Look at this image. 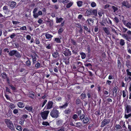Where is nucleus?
Returning <instances> with one entry per match:
<instances>
[{"mask_svg":"<svg viewBox=\"0 0 131 131\" xmlns=\"http://www.w3.org/2000/svg\"><path fill=\"white\" fill-rule=\"evenodd\" d=\"M2 75L3 78L4 79H6L7 77L6 74L5 72L2 73Z\"/></svg>","mask_w":131,"mask_h":131,"instance_id":"nucleus-33","label":"nucleus"},{"mask_svg":"<svg viewBox=\"0 0 131 131\" xmlns=\"http://www.w3.org/2000/svg\"><path fill=\"white\" fill-rule=\"evenodd\" d=\"M101 113H102V112H101L100 110H98L95 111V114L97 116H99L101 114Z\"/></svg>","mask_w":131,"mask_h":131,"instance_id":"nucleus-20","label":"nucleus"},{"mask_svg":"<svg viewBox=\"0 0 131 131\" xmlns=\"http://www.w3.org/2000/svg\"><path fill=\"white\" fill-rule=\"evenodd\" d=\"M47 102V100H44V101L42 103V104L41 106V107H42L44 106L45 105V104H46V103Z\"/></svg>","mask_w":131,"mask_h":131,"instance_id":"nucleus-56","label":"nucleus"},{"mask_svg":"<svg viewBox=\"0 0 131 131\" xmlns=\"http://www.w3.org/2000/svg\"><path fill=\"white\" fill-rule=\"evenodd\" d=\"M71 112V110L70 109L66 110L64 111V113L65 114H69Z\"/></svg>","mask_w":131,"mask_h":131,"instance_id":"nucleus-28","label":"nucleus"},{"mask_svg":"<svg viewBox=\"0 0 131 131\" xmlns=\"http://www.w3.org/2000/svg\"><path fill=\"white\" fill-rule=\"evenodd\" d=\"M13 112L14 114H16L18 113V110L17 109H14L13 110Z\"/></svg>","mask_w":131,"mask_h":131,"instance_id":"nucleus-58","label":"nucleus"},{"mask_svg":"<svg viewBox=\"0 0 131 131\" xmlns=\"http://www.w3.org/2000/svg\"><path fill=\"white\" fill-rule=\"evenodd\" d=\"M125 111L126 110L127 113H129L131 112V106L130 105H127L125 108Z\"/></svg>","mask_w":131,"mask_h":131,"instance_id":"nucleus-10","label":"nucleus"},{"mask_svg":"<svg viewBox=\"0 0 131 131\" xmlns=\"http://www.w3.org/2000/svg\"><path fill=\"white\" fill-rule=\"evenodd\" d=\"M9 107L12 109H13L15 108V106L14 104L13 103H10L9 105Z\"/></svg>","mask_w":131,"mask_h":131,"instance_id":"nucleus-34","label":"nucleus"},{"mask_svg":"<svg viewBox=\"0 0 131 131\" xmlns=\"http://www.w3.org/2000/svg\"><path fill=\"white\" fill-rule=\"evenodd\" d=\"M56 19V22L57 23H60L63 20V19L62 18H59L58 17H57Z\"/></svg>","mask_w":131,"mask_h":131,"instance_id":"nucleus-22","label":"nucleus"},{"mask_svg":"<svg viewBox=\"0 0 131 131\" xmlns=\"http://www.w3.org/2000/svg\"><path fill=\"white\" fill-rule=\"evenodd\" d=\"M63 29L62 28H60L58 31V33L60 34L61 32L62 31Z\"/></svg>","mask_w":131,"mask_h":131,"instance_id":"nucleus-64","label":"nucleus"},{"mask_svg":"<svg viewBox=\"0 0 131 131\" xmlns=\"http://www.w3.org/2000/svg\"><path fill=\"white\" fill-rule=\"evenodd\" d=\"M87 21H88L89 24H91V23L92 22V23H93V20L91 18H89L88 19Z\"/></svg>","mask_w":131,"mask_h":131,"instance_id":"nucleus-35","label":"nucleus"},{"mask_svg":"<svg viewBox=\"0 0 131 131\" xmlns=\"http://www.w3.org/2000/svg\"><path fill=\"white\" fill-rule=\"evenodd\" d=\"M16 3L14 1H10L8 3L9 6L10 7L14 8L16 6Z\"/></svg>","mask_w":131,"mask_h":131,"instance_id":"nucleus-8","label":"nucleus"},{"mask_svg":"<svg viewBox=\"0 0 131 131\" xmlns=\"http://www.w3.org/2000/svg\"><path fill=\"white\" fill-rule=\"evenodd\" d=\"M68 102H66L63 105L60 106L59 108L60 109L65 108L68 106Z\"/></svg>","mask_w":131,"mask_h":131,"instance_id":"nucleus-16","label":"nucleus"},{"mask_svg":"<svg viewBox=\"0 0 131 131\" xmlns=\"http://www.w3.org/2000/svg\"><path fill=\"white\" fill-rule=\"evenodd\" d=\"M83 125L80 122H78L75 123V127L80 129H81Z\"/></svg>","mask_w":131,"mask_h":131,"instance_id":"nucleus-12","label":"nucleus"},{"mask_svg":"<svg viewBox=\"0 0 131 131\" xmlns=\"http://www.w3.org/2000/svg\"><path fill=\"white\" fill-rule=\"evenodd\" d=\"M131 116V113L128 114V115H127L125 114V118L126 119L128 118L129 117Z\"/></svg>","mask_w":131,"mask_h":131,"instance_id":"nucleus-43","label":"nucleus"},{"mask_svg":"<svg viewBox=\"0 0 131 131\" xmlns=\"http://www.w3.org/2000/svg\"><path fill=\"white\" fill-rule=\"evenodd\" d=\"M40 66V64L39 62H38L35 65V67L36 68V69H37L39 67H41Z\"/></svg>","mask_w":131,"mask_h":131,"instance_id":"nucleus-37","label":"nucleus"},{"mask_svg":"<svg viewBox=\"0 0 131 131\" xmlns=\"http://www.w3.org/2000/svg\"><path fill=\"white\" fill-rule=\"evenodd\" d=\"M32 60L33 63L34 64L35 63L36 61L37 60V58L35 56L33 57H33Z\"/></svg>","mask_w":131,"mask_h":131,"instance_id":"nucleus-38","label":"nucleus"},{"mask_svg":"<svg viewBox=\"0 0 131 131\" xmlns=\"http://www.w3.org/2000/svg\"><path fill=\"white\" fill-rule=\"evenodd\" d=\"M24 109H26V110L29 111V112H30L32 110V106L28 105L26 106Z\"/></svg>","mask_w":131,"mask_h":131,"instance_id":"nucleus-11","label":"nucleus"},{"mask_svg":"<svg viewBox=\"0 0 131 131\" xmlns=\"http://www.w3.org/2000/svg\"><path fill=\"white\" fill-rule=\"evenodd\" d=\"M12 22L14 25L19 24L20 23L19 22L17 21H13Z\"/></svg>","mask_w":131,"mask_h":131,"instance_id":"nucleus-54","label":"nucleus"},{"mask_svg":"<svg viewBox=\"0 0 131 131\" xmlns=\"http://www.w3.org/2000/svg\"><path fill=\"white\" fill-rule=\"evenodd\" d=\"M45 36L46 38L47 39H49L52 37V35L48 33H46L45 35Z\"/></svg>","mask_w":131,"mask_h":131,"instance_id":"nucleus-30","label":"nucleus"},{"mask_svg":"<svg viewBox=\"0 0 131 131\" xmlns=\"http://www.w3.org/2000/svg\"><path fill=\"white\" fill-rule=\"evenodd\" d=\"M17 105L20 108H22L25 106V104L22 102H19L17 103Z\"/></svg>","mask_w":131,"mask_h":131,"instance_id":"nucleus-14","label":"nucleus"},{"mask_svg":"<svg viewBox=\"0 0 131 131\" xmlns=\"http://www.w3.org/2000/svg\"><path fill=\"white\" fill-rule=\"evenodd\" d=\"M73 4V2H70L67 4V5L66 7L67 8H69L71 7Z\"/></svg>","mask_w":131,"mask_h":131,"instance_id":"nucleus-27","label":"nucleus"},{"mask_svg":"<svg viewBox=\"0 0 131 131\" xmlns=\"http://www.w3.org/2000/svg\"><path fill=\"white\" fill-rule=\"evenodd\" d=\"M54 41L58 43H60L61 42L60 39L58 38H55Z\"/></svg>","mask_w":131,"mask_h":131,"instance_id":"nucleus-40","label":"nucleus"},{"mask_svg":"<svg viewBox=\"0 0 131 131\" xmlns=\"http://www.w3.org/2000/svg\"><path fill=\"white\" fill-rule=\"evenodd\" d=\"M77 4L79 7H81L82 6L83 2L81 1H79L77 2Z\"/></svg>","mask_w":131,"mask_h":131,"instance_id":"nucleus-23","label":"nucleus"},{"mask_svg":"<svg viewBox=\"0 0 131 131\" xmlns=\"http://www.w3.org/2000/svg\"><path fill=\"white\" fill-rule=\"evenodd\" d=\"M126 72H127V74L128 76L130 77L131 76V72L129 71V70L127 69L126 70Z\"/></svg>","mask_w":131,"mask_h":131,"instance_id":"nucleus-42","label":"nucleus"},{"mask_svg":"<svg viewBox=\"0 0 131 131\" xmlns=\"http://www.w3.org/2000/svg\"><path fill=\"white\" fill-rule=\"evenodd\" d=\"M8 54L10 56H12L15 55L17 58H19L21 57L20 54L17 51L12 50L10 51L9 53Z\"/></svg>","mask_w":131,"mask_h":131,"instance_id":"nucleus-4","label":"nucleus"},{"mask_svg":"<svg viewBox=\"0 0 131 131\" xmlns=\"http://www.w3.org/2000/svg\"><path fill=\"white\" fill-rule=\"evenodd\" d=\"M79 116L80 119L81 121H82L83 118H84L85 117V116L84 114H81V115H80Z\"/></svg>","mask_w":131,"mask_h":131,"instance_id":"nucleus-31","label":"nucleus"},{"mask_svg":"<svg viewBox=\"0 0 131 131\" xmlns=\"http://www.w3.org/2000/svg\"><path fill=\"white\" fill-rule=\"evenodd\" d=\"M125 44V42L124 40L121 39L120 40V41L119 43V44L121 46H124Z\"/></svg>","mask_w":131,"mask_h":131,"instance_id":"nucleus-29","label":"nucleus"},{"mask_svg":"<svg viewBox=\"0 0 131 131\" xmlns=\"http://www.w3.org/2000/svg\"><path fill=\"white\" fill-rule=\"evenodd\" d=\"M80 54L81 56V57L82 59H84L86 57V55L85 53L82 52L80 53Z\"/></svg>","mask_w":131,"mask_h":131,"instance_id":"nucleus-25","label":"nucleus"},{"mask_svg":"<svg viewBox=\"0 0 131 131\" xmlns=\"http://www.w3.org/2000/svg\"><path fill=\"white\" fill-rule=\"evenodd\" d=\"M126 65L127 67L130 66V61L129 60H128L126 61Z\"/></svg>","mask_w":131,"mask_h":131,"instance_id":"nucleus-44","label":"nucleus"},{"mask_svg":"<svg viewBox=\"0 0 131 131\" xmlns=\"http://www.w3.org/2000/svg\"><path fill=\"white\" fill-rule=\"evenodd\" d=\"M16 36L15 34L14 33H13L10 36V38L12 39Z\"/></svg>","mask_w":131,"mask_h":131,"instance_id":"nucleus-55","label":"nucleus"},{"mask_svg":"<svg viewBox=\"0 0 131 131\" xmlns=\"http://www.w3.org/2000/svg\"><path fill=\"white\" fill-rule=\"evenodd\" d=\"M58 52L56 51L54 52L52 54V56L54 58H56L58 57Z\"/></svg>","mask_w":131,"mask_h":131,"instance_id":"nucleus-21","label":"nucleus"},{"mask_svg":"<svg viewBox=\"0 0 131 131\" xmlns=\"http://www.w3.org/2000/svg\"><path fill=\"white\" fill-rule=\"evenodd\" d=\"M34 14L33 16L35 18H37L38 17V13H33Z\"/></svg>","mask_w":131,"mask_h":131,"instance_id":"nucleus-57","label":"nucleus"},{"mask_svg":"<svg viewBox=\"0 0 131 131\" xmlns=\"http://www.w3.org/2000/svg\"><path fill=\"white\" fill-rule=\"evenodd\" d=\"M20 30H27L26 27V26H23L21 27L19 29Z\"/></svg>","mask_w":131,"mask_h":131,"instance_id":"nucleus-39","label":"nucleus"},{"mask_svg":"<svg viewBox=\"0 0 131 131\" xmlns=\"http://www.w3.org/2000/svg\"><path fill=\"white\" fill-rule=\"evenodd\" d=\"M122 31L123 32H125L127 30V29L124 27H122Z\"/></svg>","mask_w":131,"mask_h":131,"instance_id":"nucleus-60","label":"nucleus"},{"mask_svg":"<svg viewBox=\"0 0 131 131\" xmlns=\"http://www.w3.org/2000/svg\"><path fill=\"white\" fill-rule=\"evenodd\" d=\"M82 121L83 124H87L89 123V119L88 117H85L84 118H83Z\"/></svg>","mask_w":131,"mask_h":131,"instance_id":"nucleus-13","label":"nucleus"},{"mask_svg":"<svg viewBox=\"0 0 131 131\" xmlns=\"http://www.w3.org/2000/svg\"><path fill=\"white\" fill-rule=\"evenodd\" d=\"M64 62L66 64H68L69 63V58L67 59L66 58H64Z\"/></svg>","mask_w":131,"mask_h":131,"instance_id":"nucleus-24","label":"nucleus"},{"mask_svg":"<svg viewBox=\"0 0 131 131\" xmlns=\"http://www.w3.org/2000/svg\"><path fill=\"white\" fill-rule=\"evenodd\" d=\"M113 20L114 21L115 23L116 24V25H117V24H118V23L119 22V20L118 18V17H115L113 19Z\"/></svg>","mask_w":131,"mask_h":131,"instance_id":"nucleus-19","label":"nucleus"},{"mask_svg":"<svg viewBox=\"0 0 131 131\" xmlns=\"http://www.w3.org/2000/svg\"><path fill=\"white\" fill-rule=\"evenodd\" d=\"M110 121V119H104L102 122V124L101 126L102 127H104L107 124H108Z\"/></svg>","mask_w":131,"mask_h":131,"instance_id":"nucleus-6","label":"nucleus"},{"mask_svg":"<svg viewBox=\"0 0 131 131\" xmlns=\"http://www.w3.org/2000/svg\"><path fill=\"white\" fill-rule=\"evenodd\" d=\"M5 122L7 127L10 129L11 130H13L15 129V128L13 123L9 119H5Z\"/></svg>","mask_w":131,"mask_h":131,"instance_id":"nucleus-3","label":"nucleus"},{"mask_svg":"<svg viewBox=\"0 0 131 131\" xmlns=\"http://www.w3.org/2000/svg\"><path fill=\"white\" fill-rule=\"evenodd\" d=\"M112 8L114 10V12H115L118 10V8L116 7L113 6H112Z\"/></svg>","mask_w":131,"mask_h":131,"instance_id":"nucleus-45","label":"nucleus"},{"mask_svg":"<svg viewBox=\"0 0 131 131\" xmlns=\"http://www.w3.org/2000/svg\"><path fill=\"white\" fill-rule=\"evenodd\" d=\"M81 103V101L80 99H78L76 101V103L77 105H78L79 104H80Z\"/></svg>","mask_w":131,"mask_h":131,"instance_id":"nucleus-36","label":"nucleus"},{"mask_svg":"<svg viewBox=\"0 0 131 131\" xmlns=\"http://www.w3.org/2000/svg\"><path fill=\"white\" fill-rule=\"evenodd\" d=\"M42 124L43 125L47 126L49 125V124L48 122L43 121L42 122Z\"/></svg>","mask_w":131,"mask_h":131,"instance_id":"nucleus-32","label":"nucleus"},{"mask_svg":"<svg viewBox=\"0 0 131 131\" xmlns=\"http://www.w3.org/2000/svg\"><path fill=\"white\" fill-rule=\"evenodd\" d=\"M103 29L105 32L108 35H110V31L106 27H103Z\"/></svg>","mask_w":131,"mask_h":131,"instance_id":"nucleus-15","label":"nucleus"},{"mask_svg":"<svg viewBox=\"0 0 131 131\" xmlns=\"http://www.w3.org/2000/svg\"><path fill=\"white\" fill-rule=\"evenodd\" d=\"M63 122V121L62 119H60L56 122V124L58 126H61Z\"/></svg>","mask_w":131,"mask_h":131,"instance_id":"nucleus-17","label":"nucleus"},{"mask_svg":"<svg viewBox=\"0 0 131 131\" xmlns=\"http://www.w3.org/2000/svg\"><path fill=\"white\" fill-rule=\"evenodd\" d=\"M78 117V116L76 114H74L72 116V118L74 119H76Z\"/></svg>","mask_w":131,"mask_h":131,"instance_id":"nucleus-46","label":"nucleus"},{"mask_svg":"<svg viewBox=\"0 0 131 131\" xmlns=\"http://www.w3.org/2000/svg\"><path fill=\"white\" fill-rule=\"evenodd\" d=\"M75 26L77 27H79V28H81V27H82L81 25L79 23H76L75 24Z\"/></svg>","mask_w":131,"mask_h":131,"instance_id":"nucleus-49","label":"nucleus"},{"mask_svg":"<svg viewBox=\"0 0 131 131\" xmlns=\"http://www.w3.org/2000/svg\"><path fill=\"white\" fill-rule=\"evenodd\" d=\"M46 47L47 49H51V46L50 44H48V45L47 46H46Z\"/></svg>","mask_w":131,"mask_h":131,"instance_id":"nucleus-53","label":"nucleus"},{"mask_svg":"<svg viewBox=\"0 0 131 131\" xmlns=\"http://www.w3.org/2000/svg\"><path fill=\"white\" fill-rule=\"evenodd\" d=\"M59 111L55 108H54L51 111L50 115L53 118H57L59 116Z\"/></svg>","mask_w":131,"mask_h":131,"instance_id":"nucleus-2","label":"nucleus"},{"mask_svg":"<svg viewBox=\"0 0 131 131\" xmlns=\"http://www.w3.org/2000/svg\"><path fill=\"white\" fill-rule=\"evenodd\" d=\"M84 65L86 67H92V65L90 63H88V64H84Z\"/></svg>","mask_w":131,"mask_h":131,"instance_id":"nucleus-59","label":"nucleus"},{"mask_svg":"<svg viewBox=\"0 0 131 131\" xmlns=\"http://www.w3.org/2000/svg\"><path fill=\"white\" fill-rule=\"evenodd\" d=\"M35 41L36 43L38 45L40 43V42L39 39L38 38H36L35 40Z\"/></svg>","mask_w":131,"mask_h":131,"instance_id":"nucleus-48","label":"nucleus"},{"mask_svg":"<svg viewBox=\"0 0 131 131\" xmlns=\"http://www.w3.org/2000/svg\"><path fill=\"white\" fill-rule=\"evenodd\" d=\"M93 15L96 16L97 15V10L93 9L92 10L90 9H88L87 10L84 14L85 16H89Z\"/></svg>","mask_w":131,"mask_h":131,"instance_id":"nucleus-1","label":"nucleus"},{"mask_svg":"<svg viewBox=\"0 0 131 131\" xmlns=\"http://www.w3.org/2000/svg\"><path fill=\"white\" fill-rule=\"evenodd\" d=\"M15 126L16 127V129L19 131H22V128L21 127L19 126L18 125H15Z\"/></svg>","mask_w":131,"mask_h":131,"instance_id":"nucleus-18","label":"nucleus"},{"mask_svg":"<svg viewBox=\"0 0 131 131\" xmlns=\"http://www.w3.org/2000/svg\"><path fill=\"white\" fill-rule=\"evenodd\" d=\"M26 65L27 66L30 67L31 64V62L29 60H27L26 62Z\"/></svg>","mask_w":131,"mask_h":131,"instance_id":"nucleus-26","label":"nucleus"},{"mask_svg":"<svg viewBox=\"0 0 131 131\" xmlns=\"http://www.w3.org/2000/svg\"><path fill=\"white\" fill-rule=\"evenodd\" d=\"M122 5L123 6H125L128 8H129L131 7V5L127 1H124L122 2Z\"/></svg>","mask_w":131,"mask_h":131,"instance_id":"nucleus-7","label":"nucleus"},{"mask_svg":"<svg viewBox=\"0 0 131 131\" xmlns=\"http://www.w3.org/2000/svg\"><path fill=\"white\" fill-rule=\"evenodd\" d=\"M82 111L81 110H78L77 112V113L79 116L81 114Z\"/></svg>","mask_w":131,"mask_h":131,"instance_id":"nucleus-50","label":"nucleus"},{"mask_svg":"<svg viewBox=\"0 0 131 131\" xmlns=\"http://www.w3.org/2000/svg\"><path fill=\"white\" fill-rule=\"evenodd\" d=\"M126 26L129 28H131V23L128 22L126 24Z\"/></svg>","mask_w":131,"mask_h":131,"instance_id":"nucleus-41","label":"nucleus"},{"mask_svg":"<svg viewBox=\"0 0 131 131\" xmlns=\"http://www.w3.org/2000/svg\"><path fill=\"white\" fill-rule=\"evenodd\" d=\"M49 112L48 111H46L41 113V115L43 119L45 120L47 118Z\"/></svg>","mask_w":131,"mask_h":131,"instance_id":"nucleus-5","label":"nucleus"},{"mask_svg":"<svg viewBox=\"0 0 131 131\" xmlns=\"http://www.w3.org/2000/svg\"><path fill=\"white\" fill-rule=\"evenodd\" d=\"M3 10H5L6 11H7L8 10V9L7 7V6H4L3 7Z\"/></svg>","mask_w":131,"mask_h":131,"instance_id":"nucleus-61","label":"nucleus"},{"mask_svg":"<svg viewBox=\"0 0 131 131\" xmlns=\"http://www.w3.org/2000/svg\"><path fill=\"white\" fill-rule=\"evenodd\" d=\"M111 83L112 82L111 81L108 80L106 81V84L110 85Z\"/></svg>","mask_w":131,"mask_h":131,"instance_id":"nucleus-62","label":"nucleus"},{"mask_svg":"<svg viewBox=\"0 0 131 131\" xmlns=\"http://www.w3.org/2000/svg\"><path fill=\"white\" fill-rule=\"evenodd\" d=\"M96 5V4L94 2H92L91 3V6L92 7H95Z\"/></svg>","mask_w":131,"mask_h":131,"instance_id":"nucleus-51","label":"nucleus"},{"mask_svg":"<svg viewBox=\"0 0 131 131\" xmlns=\"http://www.w3.org/2000/svg\"><path fill=\"white\" fill-rule=\"evenodd\" d=\"M68 51H65L63 53V54L65 56H67L69 54Z\"/></svg>","mask_w":131,"mask_h":131,"instance_id":"nucleus-63","label":"nucleus"},{"mask_svg":"<svg viewBox=\"0 0 131 131\" xmlns=\"http://www.w3.org/2000/svg\"><path fill=\"white\" fill-rule=\"evenodd\" d=\"M83 26L84 27V29L85 30L89 32H90V30L88 29L86 26Z\"/></svg>","mask_w":131,"mask_h":131,"instance_id":"nucleus-52","label":"nucleus"},{"mask_svg":"<svg viewBox=\"0 0 131 131\" xmlns=\"http://www.w3.org/2000/svg\"><path fill=\"white\" fill-rule=\"evenodd\" d=\"M24 120L22 119H20L19 123L21 125H23L24 123Z\"/></svg>","mask_w":131,"mask_h":131,"instance_id":"nucleus-47","label":"nucleus"},{"mask_svg":"<svg viewBox=\"0 0 131 131\" xmlns=\"http://www.w3.org/2000/svg\"><path fill=\"white\" fill-rule=\"evenodd\" d=\"M53 102L52 101H49L47 105V109H49L52 107Z\"/></svg>","mask_w":131,"mask_h":131,"instance_id":"nucleus-9","label":"nucleus"}]
</instances>
